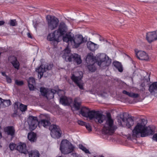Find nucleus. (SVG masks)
<instances>
[{"label": "nucleus", "mask_w": 157, "mask_h": 157, "mask_svg": "<svg viewBox=\"0 0 157 157\" xmlns=\"http://www.w3.org/2000/svg\"><path fill=\"white\" fill-rule=\"evenodd\" d=\"M98 65L103 68L109 66L111 63V59L105 54H101L97 56L96 59L90 53L88 54L86 59L87 65V68L91 72H94L96 70L95 61Z\"/></svg>", "instance_id": "nucleus-1"}, {"label": "nucleus", "mask_w": 157, "mask_h": 157, "mask_svg": "<svg viewBox=\"0 0 157 157\" xmlns=\"http://www.w3.org/2000/svg\"><path fill=\"white\" fill-rule=\"evenodd\" d=\"M142 123H138L132 131V136L133 138L139 137L140 134L142 137L152 135L155 132V129L151 127H145L147 122L144 119H141Z\"/></svg>", "instance_id": "nucleus-2"}, {"label": "nucleus", "mask_w": 157, "mask_h": 157, "mask_svg": "<svg viewBox=\"0 0 157 157\" xmlns=\"http://www.w3.org/2000/svg\"><path fill=\"white\" fill-rule=\"evenodd\" d=\"M67 27L65 23L63 22H61L57 30L48 34L47 37L48 40L51 41V44L54 46H56L60 41L59 38L63 36L67 33Z\"/></svg>", "instance_id": "nucleus-3"}, {"label": "nucleus", "mask_w": 157, "mask_h": 157, "mask_svg": "<svg viewBox=\"0 0 157 157\" xmlns=\"http://www.w3.org/2000/svg\"><path fill=\"white\" fill-rule=\"evenodd\" d=\"M79 113L82 116L88 117L90 120L94 119L95 122L100 124L103 122L105 119V116L99 111H90L89 108L86 107H82Z\"/></svg>", "instance_id": "nucleus-4"}, {"label": "nucleus", "mask_w": 157, "mask_h": 157, "mask_svg": "<svg viewBox=\"0 0 157 157\" xmlns=\"http://www.w3.org/2000/svg\"><path fill=\"white\" fill-rule=\"evenodd\" d=\"M74 147L71 143L67 140H63L61 143L60 150L62 153L67 154L72 152Z\"/></svg>", "instance_id": "nucleus-5"}, {"label": "nucleus", "mask_w": 157, "mask_h": 157, "mask_svg": "<svg viewBox=\"0 0 157 157\" xmlns=\"http://www.w3.org/2000/svg\"><path fill=\"white\" fill-rule=\"evenodd\" d=\"M48 24L49 29L53 30L57 28L59 25V20L56 17L48 15L46 17Z\"/></svg>", "instance_id": "nucleus-6"}, {"label": "nucleus", "mask_w": 157, "mask_h": 157, "mask_svg": "<svg viewBox=\"0 0 157 157\" xmlns=\"http://www.w3.org/2000/svg\"><path fill=\"white\" fill-rule=\"evenodd\" d=\"M49 130L52 137L58 139L61 136V131L58 126L54 124L51 125L49 127Z\"/></svg>", "instance_id": "nucleus-7"}, {"label": "nucleus", "mask_w": 157, "mask_h": 157, "mask_svg": "<svg viewBox=\"0 0 157 157\" xmlns=\"http://www.w3.org/2000/svg\"><path fill=\"white\" fill-rule=\"evenodd\" d=\"M107 120L106 121L105 125L104 126V128L108 131L114 132L117 128V127L113 124V121L112 119L111 115L110 113H108L107 114Z\"/></svg>", "instance_id": "nucleus-8"}, {"label": "nucleus", "mask_w": 157, "mask_h": 157, "mask_svg": "<svg viewBox=\"0 0 157 157\" xmlns=\"http://www.w3.org/2000/svg\"><path fill=\"white\" fill-rule=\"evenodd\" d=\"M27 121L29 128L32 130H34L36 128L39 122L37 117H33L32 116H30L29 117Z\"/></svg>", "instance_id": "nucleus-9"}, {"label": "nucleus", "mask_w": 157, "mask_h": 157, "mask_svg": "<svg viewBox=\"0 0 157 157\" xmlns=\"http://www.w3.org/2000/svg\"><path fill=\"white\" fill-rule=\"evenodd\" d=\"M65 59L67 61H73L77 65L80 64L82 62L80 56L77 54H74L66 56Z\"/></svg>", "instance_id": "nucleus-10"}, {"label": "nucleus", "mask_w": 157, "mask_h": 157, "mask_svg": "<svg viewBox=\"0 0 157 157\" xmlns=\"http://www.w3.org/2000/svg\"><path fill=\"white\" fill-rule=\"evenodd\" d=\"M128 114L124 113H123L122 117H121L122 121L124 123L126 121V126L128 128H130L134 124L133 119L131 117H127Z\"/></svg>", "instance_id": "nucleus-11"}, {"label": "nucleus", "mask_w": 157, "mask_h": 157, "mask_svg": "<svg viewBox=\"0 0 157 157\" xmlns=\"http://www.w3.org/2000/svg\"><path fill=\"white\" fill-rule=\"evenodd\" d=\"M50 67H49L48 65H47L46 67L43 65H41L39 67H38L37 68H36V71L38 73V77L39 79H41L43 77L44 73L46 71V69L48 70L51 69L52 65H50Z\"/></svg>", "instance_id": "nucleus-12"}, {"label": "nucleus", "mask_w": 157, "mask_h": 157, "mask_svg": "<svg viewBox=\"0 0 157 157\" xmlns=\"http://www.w3.org/2000/svg\"><path fill=\"white\" fill-rule=\"evenodd\" d=\"M8 60L14 68L17 70L19 69L20 64L16 57L14 56H10L8 58Z\"/></svg>", "instance_id": "nucleus-13"}, {"label": "nucleus", "mask_w": 157, "mask_h": 157, "mask_svg": "<svg viewBox=\"0 0 157 157\" xmlns=\"http://www.w3.org/2000/svg\"><path fill=\"white\" fill-rule=\"evenodd\" d=\"M146 38L149 43L157 40V30L147 33Z\"/></svg>", "instance_id": "nucleus-14"}, {"label": "nucleus", "mask_w": 157, "mask_h": 157, "mask_svg": "<svg viewBox=\"0 0 157 157\" xmlns=\"http://www.w3.org/2000/svg\"><path fill=\"white\" fill-rule=\"evenodd\" d=\"M5 133L8 135L10 136L11 139L15 136V129L13 126H8L4 129Z\"/></svg>", "instance_id": "nucleus-15"}, {"label": "nucleus", "mask_w": 157, "mask_h": 157, "mask_svg": "<svg viewBox=\"0 0 157 157\" xmlns=\"http://www.w3.org/2000/svg\"><path fill=\"white\" fill-rule=\"evenodd\" d=\"M71 79L80 90H82L84 89L83 83H80L79 82L81 80V78L79 77L76 76L74 74H72L71 77Z\"/></svg>", "instance_id": "nucleus-16"}, {"label": "nucleus", "mask_w": 157, "mask_h": 157, "mask_svg": "<svg viewBox=\"0 0 157 157\" xmlns=\"http://www.w3.org/2000/svg\"><path fill=\"white\" fill-rule=\"evenodd\" d=\"M136 56L138 59L141 60L147 61L149 59L148 56L146 53L142 51H139L136 52Z\"/></svg>", "instance_id": "nucleus-17"}, {"label": "nucleus", "mask_w": 157, "mask_h": 157, "mask_svg": "<svg viewBox=\"0 0 157 157\" xmlns=\"http://www.w3.org/2000/svg\"><path fill=\"white\" fill-rule=\"evenodd\" d=\"M16 149L21 153L26 154L28 151L26 149V144L24 143L20 142L16 147Z\"/></svg>", "instance_id": "nucleus-18"}, {"label": "nucleus", "mask_w": 157, "mask_h": 157, "mask_svg": "<svg viewBox=\"0 0 157 157\" xmlns=\"http://www.w3.org/2000/svg\"><path fill=\"white\" fill-rule=\"evenodd\" d=\"M60 102L65 105H69L72 102V99L71 98L62 96L60 99Z\"/></svg>", "instance_id": "nucleus-19"}, {"label": "nucleus", "mask_w": 157, "mask_h": 157, "mask_svg": "<svg viewBox=\"0 0 157 157\" xmlns=\"http://www.w3.org/2000/svg\"><path fill=\"white\" fill-rule=\"evenodd\" d=\"M50 120V119L48 118L47 120L45 119L40 120L38 123V126L40 127L43 126L46 128H49V127L51 126Z\"/></svg>", "instance_id": "nucleus-20"}, {"label": "nucleus", "mask_w": 157, "mask_h": 157, "mask_svg": "<svg viewBox=\"0 0 157 157\" xmlns=\"http://www.w3.org/2000/svg\"><path fill=\"white\" fill-rule=\"evenodd\" d=\"M149 90L152 95L157 97V82H153L149 86Z\"/></svg>", "instance_id": "nucleus-21"}, {"label": "nucleus", "mask_w": 157, "mask_h": 157, "mask_svg": "<svg viewBox=\"0 0 157 157\" xmlns=\"http://www.w3.org/2000/svg\"><path fill=\"white\" fill-rule=\"evenodd\" d=\"M73 42H74L75 48H77L81 44L84 42V39L82 35H79L75 39H73Z\"/></svg>", "instance_id": "nucleus-22"}, {"label": "nucleus", "mask_w": 157, "mask_h": 157, "mask_svg": "<svg viewBox=\"0 0 157 157\" xmlns=\"http://www.w3.org/2000/svg\"><path fill=\"white\" fill-rule=\"evenodd\" d=\"M81 104V102L79 98H76L74 99L73 106L76 110L80 109Z\"/></svg>", "instance_id": "nucleus-23"}, {"label": "nucleus", "mask_w": 157, "mask_h": 157, "mask_svg": "<svg viewBox=\"0 0 157 157\" xmlns=\"http://www.w3.org/2000/svg\"><path fill=\"white\" fill-rule=\"evenodd\" d=\"M28 86L30 90H34V85L36 84L35 78L33 77H30L27 81Z\"/></svg>", "instance_id": "nucleus-24"}, {"label": "nucleus", "mask_w": 157, "mask_h": 157, "mask_svg": "<svg viewBox=\"0 0 157 157\" xmlns=\"http://www.w3.org/2000/svg\"><path fill=\"white\" fill-rule=\"evenodd\" d=\"M87 46L89 50L92 52L94 51L98 48L97 44L90 41L87 42Z\"/></svg>", "instance_id": "nucleus-25"}, {"label": "nucleus", "mask_w": 157, "mask_h": 157, "mask_svg": "<svg viewBox=\"0 0 157 157\" xmlns=\"http://www.w3.org/2000/svg\"><path fill=\"white\" fill-rule=\"evenodd\" d=\"M28 138L31 142H34L36 141L37 139L36 134L33 132H31L28 133Z\"/></svg>", "instance_id": "nucleus-26"}, {"label": "nucleus", "mask_w": 157, "mask_h": 157, "mask_svg": "<svg viewBox=\"0 0 157 157\" xmlns=\"http://www.w3.org/2000/svg\"><path fill=\"white\" fill-rule=\"evenodd\" d=\"M63 36V40L64 42H72L73 40V38L71 36L70 33H66L65 36Z\"/></svg>", "instance_id": "nucleus-27"}, {"label": "nucleus", "mask_w": 157, "mask_h": 157, "mask_svg": "<svg viewBox=\"0 0 157 157\" xmlns=\"http://www.w3.org/2000/svg\"><path fill=\"white\" fill-rule=\"evenodd\" d=\"M113 64L116 68L119 71L121 72L123 71V67L121 63L118 61H114L113 63Z\"/></svg>", "instance_id": "nucleus-28"}, {"label": "nucleus", "mask_w": 157, "mask_h": 157, "mask_svg": "<svg viewBox=\"0 0 157 157\" xmlns=\"http://www.w3.org/2000/svg\"><path fill=\"white\" fill-rule=\"evenodd\" d=\"M57 92L58 93V92H57L56 90L53 89H50L49 90L48 92L47 95V98L48 99V98H49L50 99L53 98L54 97V95Z\"/></svg>", "instance_id": "nucleus-29"}, {"label": "nucleus", "mask_w": 157, "mask_h": 157, "mask_svg": "<svg viewBox=\"0 0 157 157\" xmlns=\"http://www.w3.org/2000/svg\"><path fill=\"white\" fill-rule=\"evenodd\" d=\"M49 89L43 87H41L40 88V91L42 96L48 98L47 95Z\"/></svg>", "instance_id": "nucleus-30"}, {"label": "nucleus", "mask_w": 157, "mask_h": 157, "mask_svg": "<svg viewBox=\"0 0 157 157\" xmlns=\"http://www.w3.org/2000/svg\"><path fill=\"white\" fill-rule=\"evenodd\" d=\"M29 157H39L40 154L38 151H31L29 153Z\"/></svg>", "instance_id": "nucleus-31"}, {"label": "nucleus", "mask_w": 157, "mask_h": 157, "mask_svg": "<svg viewBox=\"0 0 157 157\" xmlns=\"http://www.w3.org/2000/svg\"><path fill=\"white\" fill-rule=\"evenodd\" d=\"M14 113L12 114L13 117H15L19 115L21 112L19 108L13 109Z\"/></svg>", "instance_id": "nucleus-32"}, {"label": "nucleus", "mask_w": 157, "mask_h": 157, "mask_svg": "<svg viewBox=\"0 0 157 157\" xmlns=\"http://www.w3.org/2000/svg\"><path fill=\"white\" fill-rule=\"evenodd\" d=\"M27 106L22 103L20 104L19 109L22 112H25L27 110Z\"/></svg>", "instance_id": "nucleus-33"}, {"label": "nucleus", "mask_w": 157, "mask_h": 157, "mask_svg": "<svg viewBox=\"0 0 157 157\" xmlns=\"http://www.w3.org/2000/svg\"><path fill=\"white\" fill-rule=\"evenodd\" d=\"M11 102L10 99L9 100H3L2 104L5 107L11 105Z\"/></svg>", "instance_id": "nucleus-34"}, {"label": "nucleus", "mask_w": 157, "mask_h": 157, "mask_svg": "<svg viewBox=\"0 0 157 157\" xmlns=\"http://www.w3.org/2000/svg\"><path fill=\"white\" fill-rule=\"evenodd\" d=\"M8 24L11 26H15L17 25V23L16 19L10 20Z\"/></svg>", "instance_id": "nucleus-35"}, {"label": "nucleus", "mask_w": 157, "mask_h": 157, "mask_svg": "<svg viewBox=\"0 0 157 157\" xmlns=\"http://www.w3.org/2000/svg\"><path fill=\"white\" fill-rule=\"evenodd\" d=\"M79 148L85 152L86 153L90 154L89 150L87 149L85 147L83 146L82 144H79Z\"/></svg>", "instance_id": "nucleus-36"}, {"label": "nucleus", "mask_w": 157, "mask_h": 157, "mask_svg": "<svg viewBox=\"0 0 157 157\" xmlns=\"http://www.w3.org/2000/svg\"><path fill=\"white\" fill-rule=\"evenodd\" d=\"M16 144L12 143H10L9 145V147L11 151L16 149Z\"/></svg>", "instance_id": "nucleus-37"}, {"label": "nucleus", "mask_w": 157, "mask_h": 157, "mask_svg": "<svg viewBox=\"0 0 157 157\" xmlns=\"http://www.w3.org/2000/svg\"><path fill=\"white\" fill-rule=\"evenodd\" d=\"M139 95L138 94L131 92L130 97L134 98H136L139 97Z\"/></svg>", "instance_id": "nucleus-38"}, {"label": "nucleus", "mask_w": 157, "mask_h": 157, "mask_svg": "<svg viewBox=\"0 0 157 157\" xmlns=\"http://www.w3.org/2000/svg\"><path fill=\"white\" fill-rule=\"evenodd\" d=\"M15 83L18 86H22L24 84L23 82L22 81H18L17 80L15 81Z\"/></svg>", "instance_id": "nucleus-39"}, {"label": "nucleus", "mask_w": 157, "mask_h": 157, "mask_svg": "<svg viewBox=\"0 0 157 157\" xmlns=\"http://www.w3.org/2000/svg\"><path fill=\"white\" fill-rule=\"evenodd\" d=\"M85 126L88 131L90 132L92 131L91 127L89 124H86Z\"/></svg>", "instance_id": "nucleus-40"}, {"label": "nucleus", "mask_w": 157, "mask_h": 157, "mask_svg": "<svg viewBox=\"0 0 157 157\" xmlns=\"http://www.w3.org/2000/svg\"><path fill=\"white\" fill-rule=\"evenodd\" d=\"M19 103L18 102H15L13 104V109L19 108Z\"/></svg>", "instance_id": "nucleus-41"}, {"label": "nucleus", "mask_w": 157, "mask_h": 157, "mask_svg": "<svg viewBox=\"0 0 157 157\" xmlns=\"http://www.w3.org/2000/svg\"><path fill=\"white\" fill-rule=\"evenodd\" d=\"M78 123L79 124L82 126H85L86 124L85 122L81 120H78Z\"/></svg>", "instance_id": "nucleus-42"}, {"label": "nucleus", "mask_w": 157, "mask_h": 157, "mask_svg": "<svg viewBox=\"0 0 157 157\" xmlns=\"http://www.w3.org/2000/svg\"><path fill=\"white\" fill-rule=\"evenodd\" d=\"M122 93L124 94H126V95H128L130 97L131 92H129L125 90H124L122 91Z\"/></svg>", "instance_id": "nucleus-43"}, {"label": "nucleus", "mask_w": 157, "mask_h": 157, "mask_svg": "<svg viewBox=\"0 0 157 157\" xmlns=\"http://www.w3.org/2000/svg\"><path fill=\"white\" fill-rule=\"evenodd\" d=\"M152 138L153 140L157 142V133L154 134Z\"/></svg>", "instance_id": "nucleus-44"}, {"label": "nucleus", "mask_w": 157, "mask_h": 157, "mask_svg": "<svg viewBox=\"0 0 157 157\" xmlns=\"http://www.w3.org/2000/svg\"><path fill=\"white\" fill-rule=\"evenodd\" d=\"M6 81L8 83H10L11 82L12 80L10 77L8 76H6Z\"/></svg>", "instance_id": "nucleus-45"}, {"label": "nucleus", "mask_w": 157, "mask_h": 157, "mask_svg": "<svg viewBox=\"0 0 157 157\" xmlns=\"http://www.w3.org/2000/svg\"><path fill=\"white\" fill-rule=\"evenodd\" d=\"M27 35L29 38H30L31 39L32 38V37L31 35V34L29 33H28L27 34Z\"/></svg>", "instance_id": "nucleus-46"}, {"label": "nucleus", "mask_w": 157, "mask_h": 157, "mask_svg": "<svg viewBox=\"0 0 157 157\" xmlns=\"http://www.w3.org/2000/svg\"><path fill=\"white\" fill-rule=\"evenodd\" d=\"M5 23V21H0V26L3 25Z\"/></svg>", "instance_id": "nucleus-47"}, {"label": "nucleus", "mask_w": 157, "mask_h": 157, "mask_svg": "<svg viewBox=\"0 0 157 157\" xmlns=\"http://www.w3.org/2000/svg\"><path fill=\"white\" fill-rule=\"evenodd\" d=\"M3 99L0 98V106L2 104Z\"/></svg>", "instance_id": "nucleus-48"}, {"label": "nucleus", "mask_w": 157, "mask_h": 157, "mask_svg": "<svg viewBox=\"0 0 157 157\" xmlns=\"http://www.w3.org/2000/svg\"><path fill=\"white\" fill-rule=\"evenodd\" d=\"M2 75L3 76H5L6 77V76H7L6 74V73L5 72H2Z\"/></svg>", "instance_id": "nucleus-49"}, {"label": "nucleus", "mask_w": 157, "mask_h": 157, "mask_svg": "<svg viewBox=\"0 0 157 157\" xmlns=\"http://www.w3.org/2000/svg\"><path fill=\"white\" fill-rule=\"evenodd\" d=\"M102 40V38L100 36V41H101Z\"/></svg>", "instance_id": "nucleus-50"}, {"label": "nucleus", "mask_w": 157, "mask_h": 157, "mask_svg": "<svg viewBox=\"0 0 157 157\" xmlns=\"http://www.w3.org/2000/svg\"><path fill=\"white\" fill-rule=\"evenodd\" d=\"M150 1L152 2H155L154 0H150Z\"/></svg>", "instance_id": "nucleus-51"}, {"label": "nucleus", "mask_w": 157, "mask_h": 157, "mask_svg": "<svg viewBox=\"0 0 157 157\" xmlns=\"http://www.w3.org/2000/svg\"><path fill=\"white\" fill-rule=\"evenodd\" d=\"M34 27L35 28H36V24H35V25H34Z\"/></svg>", "instance_id": "nucleus-52"}, {"label": "nucleus", "mask_w": 157, "mask_h": 157, "mask_svg": "<svg viewBox=\"0 0 157 157\" xmlns=\"http://www.w3.org/2000/svg\"><path fill=\"white\" fill-rule=\"evenodd\" d=\"M34 27L35 28H36V24H35V25H34Z\"/></svg>", "instance_id": "nucleus-53"}, {"label": "nucleus", "mask_w": 157, "mask_h": 157, "mask_svg": "<svg viewBox=\"0 0 157 157\" xmlns=\"http://www.w3.org/2000/svg\"><path fill=\"white\" fill-rule=\"evenodd\" d=\"M114 10V11H118L117 10H114V9H113V10Z\"/></svg>", "instance_id": "nucleus-54"}, {"label": "nucleus", "mask_w": 157, "mask_h": 157, "mask_svg": "<svg viewBox=\"0 0 157 157\" xmlns=\"http://www.w3.org/2000/svg\"><path fill=\"white\" fill-rule=\"evenodd\" d=\"M59 90V91H61V90Z\"/></svg>", "instance_id": "nucleus-55"}]
</instances>
